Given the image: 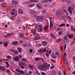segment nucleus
I'll return each mask as SVG.
<instances>
[{
	"label": "nucleus",
	"instance_id": "obj_1",
	"mask_svg": "<svg viewBox=\"0 0 75 75\" xmlns=\"http://www.w3.org/2000/svg\"><path fill=\"white\" fill-rule=\"evenodd\" d=\"M38 68L40 70H45V71L47 70V68H48V64L47 63H45L44 64L39 66Z\"/></svg>",
	"mask_w": 75,
	"mask_h": 75
},
{
	"label": "nucleus",
	"instance_id": "obj_2",
	"mask_svg": "<svg viewBox=\"0 0 75 75\" xmlns=\"http://www.w3.org/2000/svg\"><path fill=\"white\" fill-rule=\"evenodd\" d=\"M36 29H35L34 30H33L32 31V33L34 35H35V36L36 35V37L34 39V40H35V41H36V40L40 39V36H37V33H36Z\"/></svg>",
	"mask_w": 75,
	"mask_h": 75
},
{
	"label": "nucleus",
	"instance_id": "obj_3",
	"mask_svg": "<svg viewBox=\"0 0 75 75\" xmlns=\"http://www.w3.org/2000/svg\"><path fill=\"white\" fill-rule=\"evenodd\" d=\"M71 9L72 10V11L73 12H75V9H74V7L71 6V8L70 7H69V9H68V10L69 11V13L70 14V15H72V10H71Z\"/></svg>",
	"mask_w": 75,
	"mask_h": 75
},
{
	"label": "nucleus",
	"instance_id": "obj_4",
	"mask_svg": "<svg viewBox=\"0 0 75 75\" xmlns=\"http://www.w3.org/2000/svg\"><path fill=\"white\" fill-rule=\"evenodd\" d=\"M36 20L38 22L41 21L43 20V17L41 16H38L36 17Z\"/></svg>",
	"mask_w": 75,
	"mask_h": 75
},
{
	"label": "nucleus",
	"instance_id": "obj_5",
	"mask_svg": "<svg viewBox=\"0 0 75 75\" xmlns=\"http://www.w3.org/2000/svg\"><path fill=\"white\" fill-rule=\"evenodd\" d=\"M29 13L31 15H33L35 16L37 14V12L35 10H31L30 11Z\"/></svg>",
	"mask_w": 75,
	"mask_h": 75
},
{
	"label": "nucleus",
	"instance_id": "obj_6",
	"mask_svg": "<svg viewBox=\"0 0 75 75\" xmlns=\"http://www.w3.org/2000/svg\"><path fill=\"white\" fill-rule=\"evenodd\" d=\"M56 15L57 16H60L61 15V9H58L56 11Z\"/></svg>",
	"mask_w": 75,
	"mask_h": 75
},
{
	"label": "nucleus",
	"instance_id": "obj_7",
	"mask_svg": "<svg viewBox=\"0 0 75 75\" xmlns=\"http://www.w3.org/2000/svg\"><path fill=\"white\" fill-rule=\"evenodd\" d=\"M14 61H16L17 62H19L20 61V58L17 56H16L15 57H13Z\"/></svg>",
	"mask_w": 75,
	"mask_h": 75
},
{
	"label": "nucleus",
	"instance_id": "obj_8",
	"mask_svg": "<svg viewBox=\"0 0 75 75\" xmlns=\"http://www.w3.org/2000/svg\"><path fill=\"white\" fill-rule=\"evenodd\" d=\"M62 8L63 11H64L66 14H68V12L67 10V8L66 6H63L62 7Z\"/></svg>",
	"mask_w": 75,
	"mask_h": 75
},
{
	"label": "nucleus",
	"instance_id": "obj_9",
	"mask_svg": "<svg viewBox=\"0 0 75 75\" xmlns=\"http://www.w3.org/2000/svg\"><path fill=\"white\" fill-rule=\"evenodd\" d=\"M66 1L69 5H71L73 3V0H66Z\"/></svg>",
	"mask_w": 75,
	"mask_h": 75
},
{
	"label": "nucleus",
	"instance_id": "obj_10",
	"mask_svg": "<svg viewBox=\"0 0 75 75\" xmlns=\"http://www.w3.org/2000/svg\"><path fill=\"white\" fill-rule=\"evenodd\" d=\"M19 66H24V67H25L26 66V64H25L23 62H20L18 64Z\"/></svg>",
	"mask_w": 75,
	"mask_h": 75
},
{
	"label": "nucleus",
	"instance_id": "obj_11",
	"mask_svg": "<svg viewBox=\"0 0 75 75\" xmlns=\"http://www.w3.org/2000/svg\"><path fill=\"white\" fill-rule=\"evenodd\" d=\"M46 52V49H40L39 51V52L40 53H42V52Z\"/></svg>",
	"mask_w": 75,
	"mask_h": 75
},
{
	"label": "nucleus",
	"instance_id": "obj_12",
	"mask_svg": "<svg viewBox=\"0 0 75 75\" xmlns=\"http://www.w3.org/2000/svg\"><path fill=\"white\" fill-rule=\"evenodd\" d=\"M18 36L19 38H23L24 37V35L22 33H19L18 35Z\"/></svg>",
	"mask_w": 75,
	"mask_h": 75
},
{
	"label": "nucleus",
	"instance_id": "obj_13",
	"mask_svg": "<svg viewBox=\"0 0 75 75\" xmlns=\"http://www.w3.org/2000/svg\"><path fill=\"white\" fill-rule=\"evenodd\" d=\"M52 0H50V1H52ZM50 0H42L41 1L43 3H47V2H48Z\"/></svg>",
	"mask_w": 75,
	"mask_h": 75
},
{
	"label": "nucleus",
	"instance_id": "obj_14",
	"mask_svg": "<svg viewBox=\"0 0 75 75\" xmlns=\"http://www.w3.org/2000/svg\"><path fill=\"white\" fill-rule=\"evenodd\" d=\"M18 13H19V14H23V10L20 9H18Z\"/></svg>",
	"mask_w": 75,
	"mask_h": 75
},
{
	"label": "nucleus",
	"instance_id": "obj_15",
	"mask_svg": "<svg viewBox=\"0 0 75 75\" xmlns=\"http://www.w3.org/2000/svg\"><path fill=\"white\" fill-rule=\"evenodd\" d=\"M42 44L44 45V46H46L47 45V42L45 41H43L42 42Z\"/></svg>",
	"mask_w": 75,
	"mask_h": 75
},
{
	"label": "nucleus",
	"instance_id": "obj_16",
	"mask_svg": "<svg viewBox=\"0 0 75 75\" xmlns=\"http://www.w3.org/2000/svg\"><path fill=\"white\" fill-rule=\"evenodd\" d=\"M55 55H57V57H60L61 56V55L59 54V52L58 51L56 52Z\"/></svg>",
	"mask_w": 75,
	"mask_h": 75
},
{
	"label": "nucleus",
	"instance_id": "obj_17",
	"mask_svg": "<svg viewBox=\"0 0 75 75\" xmlns=\"http://www.w3.org/2000/svg\"><path fill=\"white\" fill-rule=\"evenodd\" d=\"M37 6L38 9H42V8L41 6L40 5L38 4H37Z\"/></svg>",
	"mask_w": 75,
	"mask_h": 75
},
{
	"label": "nucleus",
	"instance_id": "obj_18",
	"mask_svg": "<svg viewBox=\"0 0 75 75\" xmlns=\"http://www.w3.org/2000/svg\"><path fill=\"white\" fill-rule=\"evenodd\" d=\"M4 47H7L8 46V42H4Z\"/></svg>",
	"mask_w": 75,
	"mask_h": 75
},
{
	"label": "nucleus",
	"instance_id": "obj_19",
	"mask_svg": "<svg viewBox=\"0 0 75 75\" xmlns=\"http://www.w3.org/2000/svg\"><path fill=\"white\" fill-rule=\"evenodd\" d=\"M51 57H52V58H54V59H55L56 58H57L56 56H55L54 54L51 55Z\"/></svg>",
	"mask_w": 75,
	"mask_h": 75
},
{
	"label": "nucleus",
	"instance_id": "obj_20",
	"mask_svg": "<svg viewBox=\"0 0 75 75\" xmlns=\"http://www.w3.org/2000/svg\"><path fill=\"white\" fill-rule=\"evenodd\" d=\"M18 43V42L17 41H15L12 43V45H17Z\"/></svg>",
	"mask_w": 75,
	"mask_h": 75
},
{
	"label": "nucleus",
	"instance_id": "obj_21",
	"mask_svg": "<svg viewBox=\"0 0 75 75\" xmlns=\"http://www.w3.org/2000/svg\"><path fill=\"white\" fill-rule=\"evenodd\" d=\"M64 40H65V41H67V40H68V37L67 36H65L64 38Z\"/></svg>",
	"mask_w": 75,
	"mask_h": 75
},
{
	"label": "nucleus",
	"instance_id": "obj_22",
	"mask_svg": "<svg viewBox=\"0 0 75 75\" xmlns=\"http://www.w3.org/2000/svg\"><path fill=\"white\" fill-rule=\"evenodd\" d=\"M17 3V2L16 1H14L12 2V4L13 5H15V4H16Z\"/></svg>",
	"mask_w": 75,
	"mask_h": 75
},
{
	"label": "nucleus",
	"instance_id": "obj_23",
	"mask_svg": "<svg viewBox=\"0 0 75 75\" xmlns=\"http://www.w3.org/2000/svg\"><path fill=\"white\" fill-rule=\"evenodd\" d=\"M62 40V39L61 38H59V39L57 40L56 41V42H59L60 41Z\"/></svg>",
	"mask_w": 75,
	"mask_h": 75
},
{
	"label": "nucleus",
	"instance_id": "obj_24",
	"mask_svg": "<svg viewBox=\"0 0 75 75\" xmlns=\"http://www.w3.org/2000/svg\"><path fill=\"white\" fill-rule=\"evenodd\" d=\"M10 35V33L6 35H5L4 36V37L6 38L7 37H9Z\"/></svg>",
	"mask_w": 75,
	"mask_h": 75
},
{
	"label": "nucleus",
	"instance_id": "obj_25",
	"mask_svg": "<svg viewBox=\"0 0 75 75\" xmlns=\"http://www.w3.org/2000/svg\"><path fill=\"white\" fill-rule=\"evenodd\" d=\"M18 50L19 52H21V51H22V49L21 48L18 47Z\"/></svg>",
	"mask_w": 75,
	"mask_h": 75
},
{
	"label": "nucleus",
	"instance_id": "obj_26",
	"mask_svg": "<svg viewBox=\"0 0 75 75\" xmlns=\"http://www.w3.org/2000/svg\"><path fill=\"white\" fill-rule=\"evenodd\" d=\"M2 7H4L6 6V4L5 3H3L1 5Z\"/></svg>",
	"mask_w": 75,
	"mask_h": 75
},
{
	"label": "nucleus",
	"instance_id": "obj_27",
	"mask_svg": "<svg viewBox=\"0 0 75 75\" xmlns=\"http://www.w3.org/2000/svg\"><path fill=\"white\" fill-rule=\"evenodd\" d=\"M5 64L6 65V68H8V66H9V64H8V62H6L5 63Z\"/></svg>",
	"mask_w": 75,
	"mask_h": 75
},
{
	"label": "nucleus",
	"instance_id": "obj_28",
	"mask_svg": "<svg viewBox=\"0 0 75 75\" xmlns=\"http://www.w3.org/2000/svg\"><path fill=\"white\" fill-rule=\"evenodd\" d=\"M13 72H14V74L15 75H17V74H18V75H22L20 73H17L16 72H14V71H13Z\"/></svg>",
	"mask_w": 75,
	"mask_h": 75
},
{
	"label": "nucleus",
	"instance_id": "obj_29",
	"mask_svg": "<svg viewBox=\"0 0 75 75\" xmlns=\"http://www.w3.org/2000/svg\"><path fill=\"white\" fill-rule=\"evenodd\" d=\"M48 27V26H44L43 28L44 30H47Z\"/></svg>",
	"mask_w": 75,
	"mask_h": 75
},
{
	"label": "nucleus",
	"instance_id": "obj_30",
	"mask_svg": "<svg viewBox=\"0 0 75 75\" xmlns=\"http://www.w3.org/2000/svg\"><path fill=\"white\" fill-rule=\"evenodd\" d=\"M27 59H25V58H23L22 59V60L23 61H25V62H26L27 60Z\"/></svg>",
	"mask_w": 75,
	"mask_h": 75
},
{
	"label": "nucleus",
	"instance_id": "obj_31",
	"mask_svg": "<svg viewBox=\"0 0 75 75\" xmlns=\"http://www.w3.org/2000/svg\"><path fill=\"white\" fill-rule=\"evenodd\" d=\"M20 74H24V71H23L20 70Z\"/></svg>",
	"mask_w": 75,
	"mask_h": 75
},
{
	"label": "nucleus",
	"instance_id": "obj_32",
	"mask_svg": "<svg viewBox=\"0 0 75 75\" xmlns=\"http://www.w3.org/2000/svg\"><path fill=\"white\" fill-rule=\"evenodd\" d=\"M53 25V24H52V23L51 22H50V29L52 27V25Z\"/></svg>",
	"mask_w": 75,
	"mask_h": 75
},
{
	"label": "nucleus",
	"instance_id": "obj_33",
	"mask_svg": "<svg viewBox=\"0 0 75 75\" xmlns=\"http://www.w3.org/2000/svg\"><path fill=\"white\" fill-rule=\"evenodd\" d=\"M14 53V54H16V55L18 54V51L17 50L15 51Z\"/></svg>",
	"mask_w": 75,
	"mask_h": 75
},
{
	"label": "nucleus",
	"instance_id": "obj_34",
	"mask_svg": "<svg viewBox=\"0 0 75 75\" xmlns=\"http://www.w3.org/2000/svg\"><path fill=\"white\" fill-rule=\"evenodd\" d=\"M38 26L39 28H43V26L42 25H39Z\"/></svg>",
	"mask_w": 75,
	"mask_h": 75
},
{
	"label": "nucleus",
	"instance_id": "obj_35",
	"mask_svg": "<svg viewBox=\"0 0 75 75\" xmlns=\"http://www.w3.org/2000/svg\"><path fill=\"white\" fill-rule=\"evenodd\" d=\"M17 22H20L21 21V19L20 18H18L17 19Z\"/></svg>",
	"mask_w": 75,
	"mask_h": 75
},
{
	"label": "nucleus",
	"instance_id": "obj_36",
	"mask_svg": "<svg viewBox=\"0 0 75 75\" xmlns=\"http://www.w3.org/2000/svg\"><path fill=\"white\" fill-rule=\"evenodd\" d=\"M63 26H65L64 23L60 25V27H63Z\"/></svg>",
	"mask_w": 75,
	"mask_h": 75
},
{
	"label": "nucleus",
	"instance_id": "obj_37",
	"mask_svg": "<svg viewBox=\"0 0 75 75\" xmlns=\"http://www.w3.org/2000/svg\"><path fill=\"white\" fill-rule=\"evenodd\" d=\"M68 37L69 38H71L73 37V35H69Z\"/></svg>",
	"mask_w": 75,
	"mask_h": 75
},
{
	"label": "nucleus",
	"instance_id": "obj_38",
	"mask_svg": "<svg viewBox=\"0 0 75 75\" xmlns=\"http://www.w3.org/2000/svg\"><path fill=\"white\" fill-rule=\"evenodd\" d=\"M62 31H60L59 32L58 34L59 35H61V34H62Z\"/></svg>",
	"mask_w": 75,
	"mask_h": 75
},
{
	"label": "nucleus",
	"instance_id": "obj_39",
	"mask_svg": "<svg viewBox=\"0 0 75 75\" xmlns=\"http://www.w3.org/2000/svg\"><path fill=\"white\" fill-rule=\"evenodd\" d=\"M38 1V0H35L33 1V3H37Z\"/></svg>",
	"mask_w": 75,
	"mask_h": 75
},
{
	"label": "nucleus",
	"instance_id": "obj_40",
	"mask_svg": "<svg viewBox=\"0 0 75 75\" xmlns=\"http://www.w3.org/2000/svg\"><path fill=\"white\" fill-rule=\"evenodd\" d=\"M28 7H29V8H31L32 7H33L31 5V4H30L28 6Z\"/></svg>",
	"mask_w": 75,
	"mask_h": 75
},
{
	"label": "nucleus",
	"instance_id": "obj_41",
	"mask_svg": "<svg viewBox=\"0 0 75 75\" xmlns=\"http://www.w3.org/2000/svg\"><path fill=\"white\" fill-rule=\"evenodd\" d=\"M2 71H4L5 70H6V68L4 67L3 66V67L2 69Z\"/></svg>",
	"mask_w": 75,
	"mask_h": 75
},
{
	"label": "nucleus",
	"instance_id": "obj_42",
	"mask_svg": "<svg viewBox=\"0 0 75 75\" xmlns=\"http://www.w3.org/2000/svg\"><path fill=\"white\" fill-rule=\"evenodd\" d=\"M58 74L59 75H62V73H61V71H58Z\"/></svg>",
	"mask_w": 75,
	"mask_h": 75
},
{
	"label": "nucleus",
	"instance_id": "obj_43",
	"mask_svg": "<svg viewBox=\"0 0 75 75\" xmlns=\"http://www.w3.org/2000/svg\"><path fill=\"white\" fill-rule=\"evenodd\" d=\"M61 28H58V27H57V31H59V30H61Z\"/></svg>",
	"mask_w": 75,
	"mask_h": 75
},
{
	"label": "nucleus",
	"instance_id": "obj_44",
	"mask_svg": "<svg viewBox=\"0 0 75 75\" xmlns=\"http://www.w3.org/2000/svg\"><path fill=\"white\" fill-rule=\"evenodd\" d=\"M7 58H9V59H10L11 58V57L10 56H8L6 57Z\"/></svg>",
	"mask_w": 75,
	"mask_h": 75
},
{
	"label": "nucleus",
	"instance_id": "obj_45",
	"mask_svg": "<svg viewBox=\"0 0 75 75\" xmlns=\"http://www.w3.org/2000/svg\"><path fill=\"white\" fill-rule=\"evenodd\" d=\"M29 67L32 69H33V66H31V65H29Z\"/></svg>",
	"mask_w": 75,
	"mask_h": 75
},
{
	"label": "nucleus",
	"instance_id": "obj_46",
	"mask_svg": "<svg viewBox=\"0 0 75 75\" xmlns=\"http://www.w3.org/2000/svg\"><path fill=\"white\" fill-rule=\"evenodd\" d=\"M43 29V28H39V30H40V31H42V29Z\"/></svg>",
	"mask_w": 75,
	"mask_h": 75
},
{
	"label": "nucleus",
	"instance_id": "obj_47",
	"mask_svg": "<svg viewBox=\"0 0 75 75\" xmlns=\"http://www.w3.org/2000/svg\"><path fill=\"white\" fill-rule=\"evenodd\" d=\"M66 48H67V44H65V45L64 47V50H66Z\"/></svg>",
	"mask_w": 75,
	"mask_h": 75
},
{
	"label": "nucleus",
	"instance_id": "obj_48",
	"mask_svg": "<svg viewBox=\"0 0 75 75\" xmlns=\"http://www.w3.org/2000/svg\"><path fill=\"white\" fill-rule=\"evenodd\" d=\"M48 52V54H49V55H50V54H51V50H49Z\"/></svg>",
	"mask_w": 75,
	"mask_h": 75
},
{
	"label": "nucleus",
	"instance_id": "obj_49",
	"mask_svg": "<svg viewBox=\"0 0 75 75\" xmlns=\"http://www.w3.org/2000/svg\"><path fill=\"white\" fill-rule=\"evenodd\" d=\"M31 5H32V6L33 7H34V6H35V4L33 3V4H31Z\"/></svg>",
	"mask_w": 75,
	"mask_h": 75
},
{
	"label": "nucleus",
	"instance_id": "obj_50",
	"mask_svg": "<svg viewBox=\"0 0 75 75\" xmlns=\"http://www.w3.org/2000/svg\"><path fill=\"white\" fill-rule=\"evenodd\" d=\"M60 51H62V46H60Z\"/></svg>",
	"mask_w": 75,
	"mask_h": 75
},
{
	"label": "nucleus",
	"instance_id": "obj_51",
	"mask_svg": "<svg viewBox=\"0 0 75 75\" xmlns=\"http://www.w3.org/2000/svg\"><path fill=\"white\" fill-rule=\"evenodd\" d=\"M20 67L21 68V69H24V68H25L24 67H23V66H21Z\"/></svg>",
	"mask_w": 75,
	"mask_h": 75
},
{
	"label": "nucleus",
	"instance_id": "obj_52",
	"mask_svg": "<svg viewBox=\"0 0 75 75\" xmlns=\"http://www.w3.org/2000/svg\"><path fill=\"white\" fill-rule=\"evenodd\" d=\"M16 71L17 72H20V70L18 69H16Z\"/></svg>",
	"mask_w": 75,
	"mask_h": 75
},
{
	"label": "nucleus",
	"instance_id": "obj_53",
	"mask_svg": "<svg viewBox=\"0 0 75 75\" xmlns=\"http://www.w3.org/2000/svg\"><path fill=\"white\" fill-rule=\"evenodd\" d=\"M54 68V66H53L51 67H50V69H53V68Z\"/></svg>",
	"mask_w": 75,
	"mask_h": 75
},
{
	"label": "nucleus",
	"instance_id": "obj_54",
	"mask_svg": "<svg viewBox=\"0 0 75 75\" xmlns=\"http://www.w3.org/2000/svg\"><path fill=\"white\" fill-rule=\"evenodd\" d=\"M64 56L65 57H66V56H67V53L66 52H64Z\"/></svg>",
	"mask_w": 75,
	"mask_h": 75
},
{
	"label": "nucleus",
	"instance_id": "obj_55",
	"mask_svg": "<svg viewBox=\"0 0 75 75\" xmlns=\"http://www.w3.org/2000/svg\"><path fill=\"white\" fill-rule=\"evenodd\" d=\"M50 36L52 37H54V35L53 33H51L50 34Z\"/></svg>",
	"mask_w": 75,
	"mask_h": 75
},
{
	"label": "nucleus",
	"instance_id": "obj_56",
	"mask_svg": "<svg viewBox=\"0 0 75 75\" xmlns=\"http://www.w3.org/2000/svg\"><path fill=\"white\" fill-rule=\"evenodd\" d=\"M66 66H68V61H66Z\"/></svg>",
	"mask_w": 75,
	"mask_h": 75
},
{
	"label": "nucleus",
	"instance_id": "obj_57",
	"mask_svg": "<svg viewBox=\"0 0 75 75\" xmlns=\"http://www.w3.org/2000/svg\"><path fill=\"white\" fill-rule=\"evenodd\" d=\"M3 66H0V69H3Z\"/></svg>",
	"mask_w": 75,
	"mask_h": 75
},
{
	"label": "nucleus",
	"instance_id": "obj_58",
	"mask_svg": "<svg viewBox=\"0 0 75 75\" xmlns=\"http://www.w3.org/2000/svg\"><path fill=\"white\" fill-rule=\"evenodd\" d=\"M38 59L39 60H41L42 59V58L41 57H38Z\"/></svg>",
	"mask_w": 75,
	"mask_h": 75
},
{
	"label": "nucleus",
	"instance_id": "obj_59",
	"mask_svg": "<svg viewBox=\"0 0 75 75\" xmlns=\"http://www.w3.org/2000/svg\"><path fill=\"white\" fill-rule=\"evenodd\" d=\"M41 74L42 75H46V74L45 73H44V72H42L41 73Z\"/></svg>",
	"mask_w": 75,
	"mask_h": 75
},
{
	"label": "nucleus",
	"instance_id": "obj_60",
	"mask_svg": "<svg viewBox=\"0 0 75 75\" xmlns=\"http://www.w3.org/2000/svg\"><path fill=\"white\" fill-rule=\"evenodd\" d=\"M64 75H67V73H66V71H64Z\"/></svg>",
	"mask_w": 75,
	"mask_h": 75
},
{
	"label": "nucleus",
	"instance_id": "obj_61",
	"mask_svg": "<svg viewBox=\"0 0 75 75\" xmlns=\"http://www.w3.org/2000/svg\"><path fill=\"white\" fill-rule=\"evenodd\" d=\"M46 55L47 56V57H49V55L48 53H46Z\"/></svg>",
	"mask_w": 75,
	"mask_h": 75
},
{
	"label": "nucleus",
	"instance_id": "obj_62",
	"mask_svg": "<svg viewBox=\"0 0 75 75\" xmlns=\"http://www.w3.org/2000/svg\"><path fill=\"white\" fill-rule=\"evenodd\" d=\"M7 72H8V73H10V70L8 69L7 71H6Z\"/></svg>",
	"mask_w": 75,
	"mask_h": 75
},
{
	"label": "nucleus",
	"instance_id": "obj_63",
	"mask_svg": "<svg viewBox=\"0 0 75 75\" xmlns=\"http://www.w3.org/2000/svg\"><path fill=\"white\" fill-rule=\"evenodd\" d=\"M29 51L31 53L33 52V50H32L31 49H30Z\"/></svg>",
	"mask_w": 75,
	"mask_h": 75
},
{
	"label": "nucleus",
	"instance_id": "obj_64",
	"mask_svg": "<svg viewBox=\"0 0 75 75\" xmlns=\"http://www.w3.org/2000/svg\"><path fill=\"white\" fill-rule=\"evenodd\" d=\"M29 74H32V72L31 71H30L29 72Z\"/></svg>",
	"mask_w": 75,
	"mask_h": 75
}]
</instances>
